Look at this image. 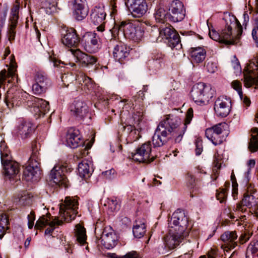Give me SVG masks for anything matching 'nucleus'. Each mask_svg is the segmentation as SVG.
<instances>
[{"mask_svg": "<svg viewBox=\"0 0 258 258\" xmlns=\"http://www.w3.org/2000/svg\"><path fill=\"white\" fill-rule=\"evenodd\" d=\"M57 0H41L40 6L47 14H51L55 10Z\"/></svg>", "mask_w": 258, "mask_h": 258, "instance_id": "nucleus-39", "label": "nucleus"}, {"mask_svg": "<svg viewBox=\"0 0 258 258\" xmlns=\"http://www.w3.org/2000/svg\"><path fill=\"white\" fill-rule=\"evenodd\" d=\"M130 48L122 42L115 45L113 51V55L116 60L122 62L129 55Z\"/></svg>", "mask_w": 258, "mask_h": 258, "instance_id": "nucleus-31", "label": "nucleus"}, {"mask_svg": "<svg viewBox=\"0 0 258 258\" xmlns=\"http://www.w3.org/2000/svg\"><path fill=\"white\" fill-rule=\"evenodd\" d=\"M227 189L226 188H220L217 190L216 198L221 203H224L227 198Z\"/></svg>", "mask_w": 258, "mask_h": 258, "instance_id": "nucleus-50", "label": "nucleus"}, {"mask_svg": "<svg viewBox=\"0 0 258 258\" xmlns=\"http://www.w3.org/2000/svg\"><path fill=\"white\" fill-rule=\"evenodd\" d=\"M164 63V55L161 53L153 54L152 59L148 62V65L150 70L157 71L159 70Z\"/></svg>", "mask_w": 258, "mask_h": 258, "instance_id": "nucleus-34", "label": "nucleus"}, {"mask_svg": "<svg viewBox=\"0 0 258 258\" xmlns=\"http://www.w3.org/2000/svg\"><path fill=\"white\" fill-rule=\"evenodd\" d=\"M183 233L170 229L168 234L164 238L166 246L171 249L175 248L183 239Z\"/></svg>", "mask_w": 258, "mask_h": 258, "instance_id": "nucleus-24", "label": "nucleus"}, {"mask_svg": "<svg viewBox=\"0 0 258 258\" xmlns=\"http://www.w3.org/2000/svg\"><path fill=\"white\" fill-rule=\"evenodd\" d=\"M91 22L96 26L98 31L103 32L104 31L105 19L106 13L103 8L101 7H95L91 13Z\"/></svg>", "mask_w": 258, "mask_h": 258, "instance_id": "nucleus-21", "label": "nucleus"}, {"mask_svg": "<svg viewBox=\"0 0 258 258\" xmlns=\"http://www.w3.org/2000/svg\"><path fill=\"white\" fill-rule=\"evenodd\" d=\"M253 132L256 133V135H252L248 145V149L251 152H255L258 149V130L256 128L253 129Z\"/></svg>", "mask_w": 258, "mask_h": 258, "instance_id": "nucleus-44", "label": "nucleus"}, {"mask_svg": "<svg viewBox=\"0 0 258 258\" xmlns=\"http://www.w3.org/2000/svg\"><path fill=\"white\" fill-rule=\"evenodd\" d=\"M190 60L194 64L203 62L206 56V51L201 47H192L190 50Z\"/></svg>", "mask_w": 258, "mask_h": 258, "instance_id": "nucleus-32", "label": "nucleus"}, {"mask_svg": "<svg viewBox=\"0 0 258 258\" xmlns=\"http://www.w3.org/2000/svg\"><path fill=\"white\" fill-rule=\"evenodd\" d=\"M72 4L74 18L78 21H81L85 19L89 12V8L86 0H74L72 2Z\"/></svg>", "mask_w": 258, "mask_h": 258, "instance_id": "nucleus-22", "label": "nucleus"}, {"mask_svg": "<svg viewBox=\"0 0 258 258\" xmlns=\"http://www.w3.org/2000/svg\"><path fill=\"white\" fill-rule=\"evenodd\" d=\"M79 203L77 197H67L63 203L60 204L59 218L55 217L52 221L50 220V214L41 216L36 221L35 228L41 229L49 225L45 231L46 235L50 234L54 229L55 225H60L62 224V220L67 222H70L74 220L78 214Z\"/></svg>", "mask_w": 258, "mask_h": 258, "instance_id": "nucleus-2", "label": "nucleus"}, {"mask_svg": "<svg viewBox=\"0 0 258 258\" xmlns=\"http://www.w3.org/2000/svg\"><path fill=\"white\" fill-rule=\"evenodd\" d=\"M69 51L76 58L77 61L79 62L82 67H87L94 64L97 61V58L92 55L87 54L79 49L71 48Z\"/></svg>", "mask_w": 258, "mask_h": 258, "instance_id": "nucleus-23", "label": "nucleus"}, {"mask_svg": "<svg viewBox=\"0 0 258 258\" xmlns=\"http://www.w3.org/2000/svg\"><path fill=\"white\" fill-rule=\"evenodd\" d=\"M61 42L68 47H77L81 42V40L77 34L76 31L73 28H70L67 30L66 33L63 35Z\"/></svg>", "mask_w": 258, "mask_h": 258, "instance_id": "nucleus-26", "label": "nucleus"}, {"mask_svg": "<svg viewBox=\"0 0 258 258\" xmlns=\"http://www.w3.org/2000/svg\"><path fill=\"white\" fill-rule=\"evenodd\" d=\"M76 79L84 88V89H86L90 91L93 89L94 85L91 79L89 77L81 74L78 75Z\"/></svg>", "mask_w": 258, "mask_h": 258, "instance_id": "nucleus-40", "label": "nucleus"}, {"mask_svg": "<svg viewBox=\"0 0 258 258\" xmlns=\"http://www.w3.org/2000/svg\"><path fill=\"white\" fill-rule=\"evenodd\" d=\"M1 161L4 167L5 175L9 178L17 176L19 173V164L13 161L5 160L2 153H1Z\"/></svg>", "mask_w": 258, "mask_h": 258, "instance_id": "nucleus-25", "label": "nucleus"}, {"mask_svg": "<svg viewBox=\"0 0 258 258\" xmlns=\"http://www.w3.org/2000/svg\"><path fill=\"white\" fill-rule=\"evenodd\" d=\"M128 140L131 141H136L139 138V131L138 130L136 129L134 126L132 132H130V134L127 137Z\"/></svg>", "mask_w": 258, "mask_h": 258, "instance_id": "nucleus-57", "label": "nucleus"}, {"mask_svg": "<svg viewBox=\"0 0 258 258\" xmlns=\"http://www.w3.org/2000/svg\"><path fill=\"white\" fill-rule=\"evenodd\" d=\"M251 235L249 232L245 231L243 233H242L239 238L240 243L243 244L246 242L249 239Z\"/></svg>", "mask_w": 258, "mask_h": 258, "instance_id": "nucleus-61", "label": "nucleus"}, {"mask_svg": "<svg viewBox=\"0 0 258 258\" xmlns=\"http://www.w3.org/2000/svg\"><path fill=\"white\" fill-rule=\"evenodd\" d=\"M136 25L134 23L128 21H122L119 25L116 24L114 28V31L117 30L118 35L121 33L126 38L129 37H133L135 36L133 33Z\"/></svg>", "mask_w": 258, "mask_h": 258, "instance_id": "nucleus-29", "label": "nucleus"}, {"mask_svg": "<svg viewBox=\"0 0 258 258\" xmlns=\"http://www.w3.org/2000/svg\"><path fill=\"white\" fill-rule=\"evenodd\" d=\"M16 69L13 64H12L8 69V72L4 69L0 72V88L3 87V85L7 81L8 83L12 82V79L15 77Z\"/></svg>", "mask_w": 258, "mask_h": 258, "instance_id": "nucleus-35", "label": "nucleus"}, {"mask_svg": "<svg viewBox=\"0 0 258 258\" xmlns=\"http://www.w3.org/2000/svg\"><path fill=\"white\" fill-rule=\"evenodd\" d=\"M125 4L134 17L143 16L148 10V5L145 0H125Z\"/></svg>", "mask_w": 258, "mask_h": 258, "instance_id": "nucleus-14", "label": "nucleus"}, {"mask_svg": "<svg viewBox=\"0 0 258 258\" xmlns=\"http://www.w3.org/2000/svg\"><path fill=\"white\" fill-rule=\"evenodd\" d=\"M188 219L183 211L177 210L174 212L168 220V225L170 229L180 232H184L187 228Z\"/></svg>", "mask_w": 258, "mask_h": 258, "instance_id": "nucleus-9", "label": "nucleus"}, {"mask_svg": "<svg viewBox=\"0 0 258 258\" xmlns=\"http://www.w3.org/2000/svg\"><path fill=\"white\" fill-rule=\"evenodd\" d=\"M231 84L233 89L237 91L240 98H241L242 96V92L240 83L238 81H234L232 82Z\"/></svg>", "mask_w": 258, "mask_h": 258, "instance_id": "nucleus-58", "label": "nucleus"}, {"mask_svg": "<svg viewBox=\"0 0 258 258\" xmlns=\"http://www.w3.org/2000/svg\"><path fill=\"white\" fill-rule=\"evenodd\" d=\"M72 170L71 166L67 163L56 165L50 173L51 180L57 186L67 187L69 180L65 174L71 172Z\"/></svg>", "mask_w": 258, "mask_h": 258, "instance_id": "nucleus-5", "label": "nucleus"}, {"mask_svg": "<svg viewBox=\"0 0 258 258\" xmlns=\"http://www.w3.org/2000/svg\"><path fill=\"white\" fill-rule=\"evenodd\" d=\"M237 237V234L235 231H227L221 235V239L224 242L225 247L231 249L234 248L237 245L236 240Z\"/></svg>", "mask_w": 258, "mask_h": 258, "instance_id": "nucleus-33", "label": "nucleus"}, {"mask_svg": "<svg viewBox=\"0 0 258 258\" xmlns=\"http://www.w3.org/2000/svg\"><path fill=\"white\" fill-rule=\"evenodd\" d=\"M9 223L8 219L6 215L2 214L0 216V238L1 239L5 234L6 230L8 229V224Z\"/></svg>", "mask_w": 258, "mask_h": 258, "instance_id": "nucleus-45", "label": "nucleus"}, {"mask_svg": "<svg viewBox=\"0 0 258 258\" xmlns=\"http://www.w3.org/2000/svg\"><path fill=\"white\" fill-rule=\"evenodd\" d=\"M206 68L210 73H214L217 70L216 63L213 61H209L206 65Z\"/></svg>", "mask_w": 258, "mask_h": 258, "instance_id": "nucleus-60", "label": "nucleus"}, {"mask_svg": "<svg viewBox=\"0 0 258 258\" xmlns=\"http://www.w3.org/2000/svg\"><path fill=\"white\" fill-rule=\"evenodd\" d=\"M71 114L78 120L83 119L89 115L86 103L80 99H76L70 106Z\"/></svg>", "mask_w": 258, "mask_h": 258, "instance_id": "nucleus-18", "label": "nucleus"}, {"mask_svg": "<svg viewBox=\"0 0 258 258\" xmlns=\"http://www.w3.org/2000/svg\"><path fill=\"white\" fill-rule=\"evenodd\" d=\"M135 101H138L139 102L143 101L144 98V94L143 91H140L138 94L134 97Z\"/></svg>", "mask_w": 258, "mask_h": 258, "instance_id": "nucleus-64", "label": "nucleus"}, {"mask_svg": "<svg viewBox=\"0 0 258 258\" xmlns=\"http://www.w3.org/2000/svg\"><path fill=\"white\" fill-rule=\"evenodd\" d=\"M196 145V154L197 155H200L203 151L202 140L198 138L195 142Z\"/></svg>", "mask_w": 258, "mask_h": 258, "instance_id": "nucleus-56", "label": "nucleus"}, {"mask_svg": "<svg viewBox=\"0 0 258 258\" xmlns=\"http://www.w3.org/2000/svg\"><path fill=\"white\" fill-rule=\"evenodd\" d=\"M26 98L27 99L26 105L33 108L32 111H34L39 115H44L49 110V102L43 99L35 97L28 94H25Z\"/></svg>", "mask_w": 258, "mask_h": 258, "instance_id": "nucleus-10", "label": "nucleus"}, {"mask_svg": "<svg viewBox=\"0 0 258 258\" xmlns=\"http://www.w3.org/2000/svg\"><path fill=\"white\" fill-rule=\"evenodd\" d=\"M28 222V225L29 229H32L34 225V222L35 220V215L34 212L31 211L30 214L27 216Z\"/></svg>", "mask_w": 258, "mask_h": 258, "instance_id": "nucleus-59", "label": "nucleus"}, {"mask_svg": "<svg viewBox=\"0 0 258 258\" xmlns=\"http://www.w3.org/2000/svg\"><path fill=\"white\" fill-rule=\"evenodd\" d=\"M102 39L95 32H86L81 40V43L85 50L89 53L97 52L101 47Z\"/></svg>", "mask_w": 258, "mask_h": 258, "instance_id": "nucleus-7", "label": "nucleus"}, {"mask_svg": "<svg viewBox=\"0 0 258 258\" xmlns=\"http://www.w3.org/2000/svg\"><path fill=\"white\" fill-rule=\"evenodd\" d=\"M133 118L135 121V123H136L138 125L140 124V122L143 119L142 115L140 112L135 113L133 116Z\"/></svg>", "mask_w": 258, "mask_h": 258, "instance_id": "nucleus-62", "label": "nucleus"}, {"mask_svg": "<svg viewBox=\"0 0 258 258\" xmlns=\"http://www.w3.org/2000/svg\"><path fill=\"white\" fill-rule=\"evenodd\" d=\"M232 65L234 69L237 71V72H241V67L240 63L236 57H235L234 60L232 61Z\"/></svg>", "mask_w": 258, "mask_h": 258, "instance_id": "nucleus-63", "label": "nucleus"}, {"mask_svg": "<svg viewBox=\"0 0 258 258\" xmlns=\"http://www.w3.org/2000/svg\"><path fill=\"white\" fill-rule=\"evenodd\" d=\"M74 77L69 74H64L61 76V81L67 86H68L69 83H71Z\"/></svg>", "mask_w": 258, "mask_h": 258, "instance_id": "nucleus-55", "label": "nucleus"}, {"mask_svg": "<svg viewBox=\"0 0 258 258\" xmlns=\"http://www.w3.org/2000/svg\"><path fill=\"white\" fill-rule=\"evenodd\" d=\"M168 13L162 8H159L156 9L154 13L155 18L157 22L164 23L168 19Z\"/></svg>", "mask_w": 258, "mask_h": 258, "instance_id": "nucleus-43", "label": "nucleus"}, {"mask_svg": "<svg viewBox=\"0 0 258 258\" xmlns=\"http://www.w3.org/2000/svg\"><path fill=\"white\" fill-rule=\"evenodd\" d=\"M209 35L211 38L213 39L215 41H218L221 43V33L219 34L215 30H209Z\"/></svg>", "mask_w": 258, "mask_h": 258, "instance_id": "nucleus-52", "label": "nucleus"}, {"mask_svg": "<svg viewBox=\"0 0 258 258\" xmlns=\"http://www.w3.org/2000/svg\"><path fill=\"white\" fill-rule=\"evenodd\" d=\"M192 100L198 104H205L213 97L211 88L204 83L195 85L190 92Z\"/></svg>", "mask_w": 258, "mask_h": 258, "instance_id": "nucleus-6", "label": "nucleus"}, {"mask_svg": "<svg viewBox=\"0 0 258 258\" xmlns=\"http://www.w3.org/2000/svg\"><path fill=\"white\" fill-rule=\"evenodd\" d=\"M102 244L107 249L113 248L117 243L118 236L111 227H105L102 233Z\"/></svg>", "mask_w": 258, "mask_h": 258, "instance_id": "nucleus-20", "label": "nucleus"}, {"mask_svg": "<svg viewBox=\"0 0 258 258\" xmlns=\"http://www.w3.org/2000/svg\"><path fill=\"white\" fill-rule=\"evenodd\" d=\"M76 236L77 240L81 244L86 242L87 235L85 228L80 224L76 226Z\"/></svg>", "mask_w": 258, "mask_h": 258, "instance_id": "nucleus-41", "label": "nucleus"}, {"mask_svg": "<svg viewBox=\"0 0 258 258\" xmlns=\"http://www.w3.org/2000/svg\"><path fill=\"white\" fill-rule=\"evenodd\" d=\"M134 126L132 125H123L121 124L119 126V132L122 133V134L125 136L128 137L130 134V132H132Z\"/></svg>", "mask_w": 258, "mask_h": 258, "instance_id": "nucleus-51", "label": "nucleus"}, {"mask_svg": "<svg viewBox=\"0 0 258 258\" xmlns=\"http://www.w3.org/2000/svg\"><path fill=\"white\" fill-rule=\"evenodd\" d=\"M192 117L193 109L191 107L186 112L183 124L177 116L172 114L166 115L165 118L160 122L152 137L154 147H162L171 140H174L175 143H180L186 130L187 125L190 123Z\"/></svg>", "mask_w": 258, "mask_h": 258, "instance_id": "nucleus-1", "label": "nucleus"}, {"mask_svg": "<svg viewBox=\"0 0 258 258\" xmlns=\"http://www.w3.org/2000/svg\"><path fill=\"white\" fill-rule=\"evenodd\" d=\"M255 27L252 30V36L258 47V16L255 18Z\"/></svg>", "mask_w": 258, "mask_h": 258, "instance_id": "nucleus-54", "label": "nucleus"}, {"mask_svg": "<svg viewBox=\"0 0 258 258\" xmlns=\"http://www.w3.org/2000/svg\"><path fill=\"white\" fill-rule=\"evenodd\" d=\"M67 144L72 148H76L83 144L82 136L78 130L71 129L67 135Z\"/></svg>", "mask_w": 258, "mask_h": 258, "instance_id": "nucleus-30", "label": "nucleus"}, {"mask_svg": "<svg viewBox=\"0 0 258 258\" xmlns=\"http://www.w3.org/2000/svg\"><path fill=\"white\" fill-rule=\"evenodd\" d=\"M110 258H140L139 254L135 251L127 252L123 256H118L115 253L108 254Z\"/></svg>", "mask_w": 258, "mask_h": 258, "instance_id": "nucleus-49", "label": "nucleus"}, {"mask_svg": "<svg viewBox=\"0 0 258 258\" xmlns=\"http://www.w3.org/2000/svg\"><path fill=\"white\" fill-rule=\"evenodd\" d=\"M230 24L226 23V28L221 32V43L226 45L237 44L240 41L242 33V27L235 17Z\"/></svg>", "mask_w": 258, "mask_h": 258, "instance_id": "nucleus-3", "label": "nucleus"}, {"mask_svg": "<svg viewBox=\"0 0 258 258\" xmlns=\"http://www.w3.org/2000/svg\"><path fill=\"white\" fill-rule=\"evenodd\" d=\"M107 204L109 209L111 212L118 210L120 207L119 200L116 198L108 199Z\"/></svg>", "mask_w": 258, "mask_h": 258, "instance_id": "nucleus-47", "label": "nucleus"}, {"mask_svg": "<svg viewBox=\"0 0 258 258\" xmlns=\"http://www.w3.org/2000/svg\"><path fill=\"white\" fill-rule=\"evenodd\" d=\"M133 33L135 36H133V37H129L128 39H132L135 41H138L142 38L144 31L140 27L136 25L134 30L133 31Z\"/></svg>", "mask_w": 258, "mask_h": 258, "instance_id": "nucleus-48", "label": "nucleus"}, {"mask_svg": "<svg viewBox=\"0 0 258 258\" xmlns=\"http://www.w3.org/2000/svg\"><path fill=\"white\" fill-rule=\"evenodd\" d=\"M246 258H258V241H252L248 245Z\"/></svg>", "mask_w": 258, "mask_h": 258, "instance_id": "nucleus-42", "label": "nucleus"}, {"mask_svg": "<svg viewBox=\"0 0 258 258\" xmlns=\"http://www.w3.org/2000/svg\"><path fill=\"white\" fill-rule=\"evenodd\" d=\"M231 106V102L229 98L220 96L215 102L214 109L217 116L225 117L229 114Z\"/></svg>", "mask_w": 258, "mask_h": 258, "instance_id": "nucleus-17", "label": "nucleus"}, {"mask_svg": "<svg viewBox=\"0 0 258 258\" xmlns=\"http://www.w3.org/2000/svg\"><path fill=\"white\" fill-rule=\"evenodd\" d=\"M174 28L169 24L163 26L159 28V37L165 40V39L171 34Z\"/></svg>", "mask_w": 258, "mask_h": 258, "instance_id": "nucleus-46", "label": "nucleus"}, {"mask_svg": "<svg viewBox=\"0 0 258 258\" xmlns=\"http://www.w3.org/2000/svg\"><path fill=\"white\" fill-rule=\"evenodd\" d=\"M227 125L225 122H221L207 128L205 131V136L214 145H220L225 140L224 136H222L221 134L227 127Z\"/></svg>", "mask_w": 258, "mask_h": 258, "instance_id": "nucleus-8", "label": "nucleus"}, {"mask_svg": "<svg viewBox=\"0 0 258 258\" xmlns=\"http://www.w3.org/2000/svg\"><path fill=\"white\" fill-rule=\"evenodd\" d=\"M254 202V197L251 194L247 192L244 194L242 200L233 207V211L241 213H244L247 211V208H250L252 206Z\"/></svg>", "mask_w": 258, "mask_h": 258, "instance_id": "nucleus-27", "label": "nucleus"}, {"mask_svg": "<svg viewBox=\"0 0 258 258\" xmlns=\"http://www.w3.org/2000/svg\"><path fill=\"white\" fill-rule=\"evenodd\" d=\"M132 158L137 161L150 163L154 161L156 156L153 155L150 142L143 144L137 148L135 153H132Z\"/></svg>", "mask_w": 258, "mask_h": 258, "instance_id": "nucleus-11", "label": "nucleus"}, {"mask_svg": "<svg viewBox=\"0 0 258 258\" xmlns=\"http://www.w3.org/2000/svg\"><path fill=\"white\" fill-rule=\"evenodd\" d=\"M249 72L244 74V85L250 87L253 85H258V55L250 60L249 64Z\"/></svg>", "mask_w": 258, "mask_h": 258, "instance_id": "nucleus-15", "label": "nucleus"}, {"mask_svg": "<svg viewBox=\"0 0 258 258\" xmlns=\"http://www.w3.org/2000/svg\"><path fill=\"white\" fill-rule=\"evenodd\" d=\"M35 83L32 86V90L35 94H40L45 92L50 86V81L46 75L42 72H37L35 75Z\"/></svg>", "mask_w": 258, "mask_h": 258, "instance_id": "nucleus-19", "label": "nucleus"}, {"mask_svg": "<svg viewBox=\"0 0 258 258\" xmlns=\"http://www.w3.org/2000/svg\"><path fill=\"white\" fill-rule=\"evenodd\" d=\"M185 16V9L181 2L178 0L172 1L169 6L168 19L172 22H180Z\"/></svg>", "mask_w": 258, "mask_h": 258, "instance_id": "nucleus-12", "label": "nucleus"}, {"mask_svg": "<svg viewBox=\"0 0 258 258\" xmlns=\"http://www.w3.org/2000/svg\"><path fill=\"white\" fill-rule=\"evenodd\" d=\"M26 92L21 91L15 90L14 89L9 90L5 95L4 101L9 108L14 107L15 106H19L21 104L22 99L26 102L27 99L26 98Z\"/></svg>", "mask_w": 258, "mask_h": 258, "instance_id": "nucleus-16", "label": "nucleus"}, {"mask_svg": "<svg viewBox=\"0 0 258 258\" xmlns=\"http://www.w3.org/2000/svg\"><path fill=\"white\" fill-rule=\"evenodd\" d=\"M78 170L79 176L85 179L89 178L93 171L88 161H83L80 163Z\"/></svg>", "mask_w": 258, "mask_h": 258, "instance_id": "nucleus-37", "label": "nucleus"}, {"mask_svg": "<svg viewBox=\"0 0 258 258\" xmlns=\"http://www.w3.org/2000/svg\"><path fill=\"white\" fill-rule=\"evenodd\" d=\"M40 160L39 153L37 150H33L23 172V178L26 181H37L40 178L41 170Z\"/></svg>", "mask_w": 258, "mask_h": 258, "instance_id": "nucleus-4", "label": "nucleus"}, {"mask_svg": "<svg viewBox=\"0 0 258 258\" xmlns=\"http://www.w3.org/2000/svg\"><path fill=\"white\" fill-rule=\"evenodd\" d=\"M146 232V226L144 222L136 221L133 228V233L134 236L140 238L144 235Z\"/></svg>", "mask_w": 258, "mask_h": 258, "instance_id": "nucleus-38", "label": "nucleus"}, {"mask_svg": "<svg viewBox=\"0 0 258 258\" xmlns=\"http://www.w3.org/2000/svg\"><path fill=\"white\" fill-rule=\"evenodd\" d=\"M186 183L188 187L192 188L195 185V177L189 173H188L186 176Z\"/></svg>", "mask_w": 258, "mask_h": 258, "instance_id": "nucleus-53", "label": "nucleus"}, {"mask_svg": "<svg viewBox=\"0 0 258 258\" xmlns=\"http://www.w3.org/2000/svg\"><path fill=\"white\" fill-rule=\"evenodd\" d=\"M19 6L15 5L11 10L10 24L9 25L8 37L10 41L14 40L16 36V28L17 26Z\"/></svg>", "mask_w": 258, "mask_h": 258, "instance_id": "nucleus-28", "label": "nucleus"}, {"mask_svg": "<svg viewBox=\"0 0 258 258\" xmlns=\"http://www.w3.org/2000/svg\"><path fill=\"white\" fill-rule=\"evenodd\" d=\"M165 39L164 42L172 49H179L181 48L180 36L174 29L172 32Z\"/></svg>", "mask_w": 258, "mask_h": 258, "instance_id": "nucleus-36", "label": "nucleus"}, {"mask_svg": "<svg viewBox=\"0 0 258 258\" xmlns=\"http://www.w3.org/2000/svg\"><path fill=\"white\" fill-rule=\"evenodd\" d=\"M35 130V126L32 122L24 119L18 121L14 134L19 138L25 140L30 138Z\"/></svg>", "mask_w": 258, "mask_h": 258, "instance_id": "nucleus-13", "label": "nucleus"}]
</instances>
